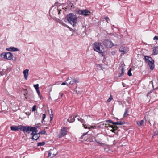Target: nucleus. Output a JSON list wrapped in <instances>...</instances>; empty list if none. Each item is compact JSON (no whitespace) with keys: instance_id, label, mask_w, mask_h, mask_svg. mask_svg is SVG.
<instances>
[{"instance_id":"obj_1","label":"nucleus","mask_w":158,"mask_h":158,"mask_svg":"<svg viewBox=\"0 0 158 158\" xmlns=\"http://www.w3.org/2000/svg\"><path fill=\"white\" fill-rule=\"evenodd\" d=\"M92 47L94 51L101 54L102 56H103V53L104 51V49L101 43H94L92 44Z\"/></svg>"},{"instance_id":"obj_2","label":"nucleus","mask_w":158,"mask_h":158,"mask_svg":"<svg viewBox=\"0 0 158 158\" xmlns=\"http://www.w3.org/2000/svg\"><path fill=\"white\" fill-rule=\"evenodd\" d=\"M67 19L68 22L73 27H74L77 22V17L72 13H70L67 15Z\"/></svg>"},{"instance_id":"obj_3","label":"nucleus","mask_w":158,"mask_h":158,"mask_svg":"<svg viewBox=\"0 0 158 158\" xmlns=\"http://www.w3.org/2000/svg\"><path fill=\"white\" fill-rule=\"evenodd\" d=\"M68 81L69 85H74L76 83L79 82V79L77 78H72L71 77H69L66 81Z\"/></svg>"},{"instance_id":"obj_4","label":"nucleus","mask_w":158,"mask_h":158,"mask_svg":"<svg viewBox=\"0 0 158 158\" xmlns=\"http://www.w3.org/2000/svg\"><path fill=\"white\" fill-rule=\"evenodd\" d=\"M48 153V157L51 156L53 157L54 156L56 155L57 153V151L56 149L53 148V149H51L49 151L47 152Z\"/></svg>"},{"instance_id":"obj_5","label":"nucleus","mask_w":158,"mask_h":158,"mask_svg":"<svg viewBox=\"0 0 158 158\" xmlns=\"http://www.w3.org/2000/svg\"><path fill=\"white\" fill-rule=\"evenodd\" d=\"M32 127L30 126H20L19 129L23 131H25L27 133H30L32 131Z\"/></svg>"},{"instance_id":"obj_6","label":"nucleus","mask_w":158,"mask_h":158,"mask_svg":"<svg viewBox=\"0 0 158 158\" xmlns=\"http://www.w3.org/2000/svg\"><path fill=\"white\" fill-rule=\"evenodd\" d=\"M103 45L107 48H110L114 45L112 41L108 40H106L104 41Z\"/></svg>"},{"instance_id":"obj_7","label":"nucleus","mask_w":158,"mask_h":158,"mask_svg":"<svg viewBox=\"0 0 158 158\" xmlns=\"http://www.w3.org/2000/svg\"><path fill=\"white\" fill-rule=\"evenodd\" d=\"M77 13L80 15L87 16L89 15L90 12L87 9H85L84 10H79L77 11Z\"/></svg>"},{"instance_id":"obj_8","label":"nucleus","mask_w":158,"mask_h":158,"mask_svg":"<svg viewBox=\"0 0 158 158\" xmlns=\"http://www.w3.org/2000/svg\"><path fill=\"white\" fill-rule=\"evenodd\" d=\"M67 128L65 127H64L61 130V133L59 134V137L60 138H61L65 135L67 133Z\"/></svg>"},{"instance_id":"obj_9","label":"nucleus","mask_w":158,"mask_h":158,"mask_svg":"<svg viewBox=\"0 0 158 158\" xmlns=\"http://www.w3.org/2000/svg\"><path fill=\"white\" fill-rule=\"evenodd\" d=\"M128 48L126 47L122 46L119 49V51L122 52V54L126 53L128 52Z\"/></svg>"},{"instance_id":"obj_10","label":"nucleus","mask_w":158,"mask_h":158,"mask_svg":"<svg viewBox=\"0 0 158 158\" xmlns=\"http://www.w3.org/2000/svg\"><path fill=\"white\" fill-rule=\"evenodd\" d=\"M29 69H26L23 72V73L24 74V76L25 79L26 80L27 79V77L28 76Z\"/></svg>"},{"instance_id":"obj_11","label":"nucleus","mask_w":158,"mask_h":158,"mask_svg":"<svg viewBox=\"0 0 158 158\" xmlns=\"http://www.w3.org/2000/svg\"><path fill=\"white\" fill-rule=\"evenodd\" d=\"M31 135H32V139L35 140H37L40 136L39 134H31Z\"/></svg>"},{"instance_id":"obj_12","label":"nucleus","mask_w":158,"mask_h":158,"mask_svg":"<svg viewBox=\"0 0 158 158\" xmlns=\"http://www.w3.org/2000/svg\"><path fill=\"white\" fill-rule=\"evenodd\" d=\"M154 61H152L151 62H149L148 63V65L149 66L150 69L151 70H152L154 68Z\"/></svg>"},{"instance_id":"obj_13","label":"nucleus","mask_w":158,"mask_h":158,"mask_svg":"<svg viewBox=\"0 0 158 158\" xmlns=\"http://www.w3.org/2000/svg\"><path fill=\"white\" fill-rule=\"evenodd\" d=\"M145 60L146 62L148 63L150 62H151L154 60L151 57L145 56Z\"/></svg>"},{"instance_id":"obj_14","label":"nucleus","mask_w":158,"mask_h":158,"mask_svg":"<svg viewBox=\"0 0 158 158\" xmlns=\"http://www.w3.org/2000/svg\"><path fill=\"white\" fill-rule=\"evenodd\" d=\"M6 49L7 50L9 51H19L18 49L13 47H10L7 48Z\"/></svg>"},{"instance_id":"obj_15","label":"nucleus","mask_w":158,"mask_h":158,"mask_svg":"<svg viewBox=\"0 0 158 158\" xmlns=\"http://www.w3.org/2000/svg\"><path fill=\"white\" fill-rule=\"evenodd\" d=\"M13 55L11 53L8 52L6 53V59L9 60H11L13 58Z\"/></svg>"},{"instance_id":"obj_16","label":"nucleus","mask_w":158,"mask_h":158,"mask_svg":"<svg viewBox=\"0 0 158 158\" xmlns=\"http://www.w3.org/2000/svg\"><path fill=\"white\" fill-rule=\"evenodd\" d=\"M109 124H107L106 123H101L99 125H98L97 126V127L98 128H102L103 127H109Z\"/></svg>"},{"instance_id":"obj_17","label":"nucleus","mask_w":158,"mask_h":158,"mask_svg":"<svg viewBox=\"0 0 158 158\" xmlns=\"http://www.w3.org/2000/svg\"><path fill=\"white\" fill-rule=\"evenodd\" d=\"M153 52L155 55L158 54V46H155L153 47Z\"/></svg>"},{"instance_id":"obj_18","label":"nucleus","mask_w":158,"mask_h":158,"mask_svg":"<svg viewBox=\"0 0 158 158\" xmlns=\"http://www.w3.org/2000/svg\"><path fill=\"white\" fill-rule=\"evenodd\" d=\"M19 128H18V127L17 126H11L10 127V128L11 130L12 131H18L19 129V128L20 127V126H19Z\"/></svg>"},{"instance_id":"obj_19","label":"nucleus","mask_w":158,"mask_h":158,"mask_svg":"<svg viewBox=\"0 0 158 158\" xmlns=\"http://www.w3.org/2000/svg\"><path fill=\"white\" fill-rule=\"evenodd\" d=\"M38 132V130L37 129V127H32V133L31 134H37V133Z\"/></svg>"},{"instance_id":"obj_20","label":"nucleus","mask_w":158,"mask_h":158,"mask_svg":"<svg viewBox=\"0 0 158 158\" xmlns=\"http://www.w3.org/2000/svg\"><path fill=\"white\" fill-rule=\"evenodd\" d=\"M58 22L60 24H61L62 26L66 27L68 28H69V26H67L66 24H65V23H63L62 21L61 20H59Z\"/></svg>"},{"instance_id":"obj_21","label":"nucleus","mask_w":158,"mask_h":158,"mask_svg":"<svg viewBox=\"0 0 158 158\" xmlns=\"http://www.w3.org/2000/svg\"><path fill=\"white\" fill-rule=\"evenodd\" d=\"M144 121L143 120L140 121H137V124L139 126H142L143 124Z\"/></svg>"},{"instance_id":"obj_22","label":"nucleus","mask_w":158,"mask_h":158,"mask_svg":"<svg viewBox=\"0 0 158 158\" xmlns=\"http://www.w3.org/2000/svg\"><path fill=\"white\" fill-rule=\"evenodd\" d=\"M76 88L75 89V91L76 92V93L77 94H80L81 93V90L79 88H77V86H76Z\"/></svg>"},{"instance_id":"obj_23","label":"nucleus","mask_w":158,"mask_h":158,"mask_svg":"<svg viewBox=\"0 0 158 158\" xmlns=\"http://www.w3.org/2000/svg\"><path fill=\"white\" fill-rule=\"evenodd\" d=\"M123 124H124V122H122L121 121H118V122H114V123H113V124L115 125H121Z\"/></svg>"},{"instance_id":"obj_24","label":"nucleus","mask_w":158,"mask_h":158,"mask_svg":"<svg viewBox=\"0 0 158 158\" xmlns=\"http://www.w3.org/2000/svg\"><path fill=\"white\" fill-rule=\"evenodd\" d=\"M1 56L2 58L6 59V53H3L1 54Z\"/></svg>"},{"instance_id":"obj_25","label":"nucleus","mask_w":158,"mask_h":158,"mask_svg":"<svg viewBox=\"0 0 158 158\" xmlns=\"http://www.w3.org/2000/svg\"><path fill=\"white\" fill-rule=\"evenodd\" d=\"M131 69L130 68L128 70L127 72V74L129 76H131L132 75V74L131 73Z\"/></svg>"},{"instance_id":"obj_26","label":"nucleus","mask_w":158,"mask_h":158,"mask_svg":"<svg viewBox=\"0 0 158 158\" xmlns=\"http://www.w3.org/2000/svg\"><path fill=\"white\" fill-rule=\"evenodd\" d=\"M121 73L120 75L119 76V77H121L122 76L123 74L124 70V69L123 67H122L121 68Z\"/></svg>"},{"instance_id":"obj_27","label":"nucleus","mask_w":158,"mask_h":158,"mask_svg":"<svg viewBox=\"0 0 158 158\" xmlns=\"http://www.w3.org/2000/svg\"><path fill=\"white\" fill-rule=\"evenodd\" d=\"M109 126L110 127L112 128L113 129H114L115 131L117 130L118 128V127L116 126H113V125H109Z\"/></svg>"},{"instance_id":"obj_28","label":"nucleus","mask_w":158,"mask_h":158,"mask_svg":"<svg viewBox=\"0 0 158 158\" xmlns=\"http://www.w3.org/2000/svg\"><path fill=\"white\" fill-rule=\"evenodd\" d=\"M51 110V114H50V121H52L53 118V115L52 113V111Z\"/></svg>"},{"instance_id":"obj_29","label":"nucleus","mask_w":158,"mask_h":158,"mask_svg":"<svg viewBox=\"0 0 158 158\" xmlns=\"http://www.w3.org/2000/svg\"><path fill=\"white\" fill-rule=\"evenodd\" d=\"M45 144V143L44 142H42L38 143L37 144L38 146H41L44 145Z\"/></svg>"},{"instance_id":"obj_30","label":"nucleus","mask_w":158,"mask_h":158,"mask_svg":"<svg viewBox=\"0 0 158 158\" xmlns=\"http://www.w3.org/2000/svg\"><path fill=\"white\" fill-rule=\"evenodd\" d=\"M34 87L36 90L38 89H39V84H37L35 85H34Z\"/></svg>"},{"instance_id":"obj_31","label":"nucleus","mask_w":158,"mask_h":158,"mask_svg":"<svg viewBox=\"0 0 158 158\" xmlns=\"http://www.w3.org/2000/svg\"><path fill=\"white\" fill-rule=\"evenodd\" d=\"M128 109H125V113H124V115H123L124 117H125V116L126 115H127V113L128 112Z\"/></svg>"},{"instance_id":"obj_32","label":"nucleus","mask_w":158,"mask_h":158,"mask_svg":"<svg viewBox=\"0 0 158 158\" xmlns=\"http://www.w3.org/2000/svg\"><path fill=\"white\" fill-rule=\"evenodd\" d=\"M36 105H34L32 107V111H35L36 110Z\"/></svg>"},{"instance_id":"obj_33","label":"nucleus","mask_w":158,"mask_h":158,"mask_svg":"<svg viewBox=\"0 0 158 158\" xmlns=\"http://www.w3.org/2000/svg\"><path fill=\"white\" fill-rule=\"evenodd\" d=\"M5 71H1L0 72V75L1 76H3L5 75Z\"/></svg>"},{"instance_id":"obj_34","label":"nucleus","mask_w":158,"mask_h":158,"mask_svg":"<svg viewBox=\"0 0 158 158\" xmlns=\"http://www.w3.org/2000/svg\"><path fill=\"white\" fill-rule=\"evenodd\" d=\"M46 133V131L45 130L42 131H41L39 132L38 134L40 135V134H44Z\"/></svg>"},{"instance_id":"obj_35","label":"nucleus","mask_w":158,"mask_h":158,"mask_svg":"<svg viewBox=\"0 0 158 158\" xmlns=\"http://www.w3.org/2000/svg\"><path fill=\"white\" fill-rule=\"evenodd\" d=\"M36 91L37 93L38 94V95H39V97H40V98L41 99V97L40 96V92L39 89H38L36 90Z\"/></svg>"},{"instance_id":"obj_36","label":"nucleus","mask_w":158,"mask_h":158,"mask_svg":"<svg viewBox=\"0 0 158 158\" xmlns=\"http://www.w3.org/2000/svg\"><path fill=\"white\" fill-rule=\"evenodd\" d=\"M105 20L108 23L109 22V21H110V19H109L107 17H106L105 18Z\"/></svg>"},{"instance_id":"obj_37","label":"nucleus","mask_w":158,"mask_h":158,"mask_svg":"<svg viewBox=\"0 0 158 158\" xmlns=\"http://www.w3.org/2000/svg\"><path fill=\"white\" fill-rule=\"evenodd\" d=\"M106 122H110L111 123L113 124V123H114V122H113L112 121L110 120H106Z\"/></svg>"},{"instance_id":"obj_38","label":"nucleus","mask_w":158,"mask_h":158,"mask_svg":"<svg viewBox=\"0 0 158 158\" xmlns=\"http://www.w3.org/2000/svg\"><path fill=\"white\" fill-rule=\"evenodd\" d=\"M46 116V115L45 114H43V117H42L43 120H44Z\"/></svg>"},{"instance_id":"obj_39","label":"nucleus","mask_w":158,"mask_h":158,"mask_svg":"<svg viewBox=\"0 0 158 158\" xmlns=\"http://www.w3.org/2000/svg\"><path fill=\"white\" fill-rule=\"evenodd\" d=\"M153 40H158V37L156 36H155L153 38Z\"/></svg>"},{"instance_id":"obj_40","label":"nucleus","mask_w":158,"mask_h":158,"mask_svg":"<svg viewBox=\"0 0 158 158\" xmlns=\"http://www.w3.org/2000/svg\"><path fill=\"white\" fill-rule=\"evenodd\" d=\"M158 133H157V132H155L154 134L153 135L152 137H153V136L156 135Z\"/></svg>"},{"instance_id":"obj_41","label":"nucleus","mask_w":158,"mask_h":158,"mask_svg":"<svg viewBox=\"0 0 158 158\" xmlns=\"http://www.w3.org/2000/svg\"><path fill=\"white\" fill-rule=\"evenodd\" d=\"M59 95L61 96V97H62L64 95V94L63 93H60Z\"/></svg>"},{"instance_id":"obj_42","label":"nucleus","mask_w":158,"mask_h":158,"mask_svg":"<svg viewBox=\"0 0 158 158\" xmlns=\"http://www.w3.org/2000/svg\"><path fill=\"white\" fill-rule=\"evenodd\" d=\"M110 131H111L112 132L115 133V130L114 129H112L110 130Z\"/></svg>"},{"instance_id":"obj_43","label":"nucleus","mask_w":158,"mask_h":158,"mask_svg":"<svg viewBox=\"0 0 158 158\" xmlns=\"http://www.w3.org/2000/svg\"><path fill=\"white\" fill-rule=\"evenodd\" d=\"M111 53H112V55H114L115 53V52L114 51H113Z\"/></svg>"},{"instance_id":"obj_44","label":"nucleus","mask_w":158,"mask_h":158,"mask_svg":"<svg viewBox=\"0 0 158 158\" xmlns=\"http://www.w3.org/2000/svg\"><path fill=\"white\" fill-rule=\"evenodd\" d=\"M90 127L91 128H92L93 129H94V128H95L96 127V126H91Z\"/></svg>"},{"instance_id":"obj_45","label":"nucleus","mask_w":158,"mask_h":158,"mask_svg":"<svg viewBox=\"0 0 158 158\" xmlns=\"http://www.w3.org/2000/svg\"><path fill=\"white\" fill-rule=\"evenodd\" d=\"M108 99H113V97L111 95H110Z\"/></svg>"},{"instance_id":"obj_46","label":"nucleus","mask_w":158,"mask_h":158,"mask_svg":"<svg viewBox=\"0 0 158 158\" xmlns=\"http://www.w3.org/2000/svg\"><path fill=\"white\" fill-rule=\"evenodd\" d=\"M66 85V83H65V82H64L62 83V84H61V85Z\"/></svg>"},{"instance_id":"obj_47","label":"nucleus","mask_w":158,"mask_h":158,"mask_svg":"<svg viewBox=\"0 0 158 158\" xmlns=\"http://www.w3.org/2000/svg\"><path fill=\"white\" fill-rule=\"evenodd\" d=\"M83 125L84 127L85 128V129L87 128V126H86L85 125L83 124Z\"/></svg>"},{"instance_id":"obj_48","label":"nucleus","mask_w":158,"mask_h":158,"mask_svg":"<svg viewBox=\"0 0 158 158\" xmlns=\"http://www.w3.org/2000/svg\"><path fill=\"white\" fill-rule=\"evenodd\" d=\"M58 14H60V11H61V10H60V11H59V10H58Z\"/></svg>"},{"instance_id":"obj_49","label":"nucleus","mask_w":158,"mask_h":158,"mask_svg":"<svg viewBox=\"0 0 158 158\" xmlns=\"http://www.w3.org/2000/svg\"><path fill=\"white\" fill-rule=\"evenodd\" d=\"M87 134V133H83V134L82 136H84V135H86Z\"/></svg>"},{"instance_id":"obj_50","label":"nucleus","mask_w":158,"mask_h":158,"mask_svg":"<svg viewBox=\"0 0 158 158\" xmlns=\"http://www.w3.org/2000/svg\"><path fill=\"white\" fill-rule=\"evenodd\" d=\"M111 99H108L107 101V102H110V101H111Z\"/></svg>"},{"instance_id":"obj_51","label":"nucleus","mask_w":158,"mask_h":158,"mask_svg":"<svg viewBox=\"0 0 158 158\" xmlns=\"http://www.w3.org/2000/svg\"><path fill=\"white\" fill-rule=\"evenodd\" d=\"M95 141L97 142L98 143H99L98 142V141H97V140H95Z\"/></svg>"},{"instance_id":"obj_52","label":"nucleus","mask_w":158,"mask_h":158,"mask_svg":"<svg viewBox=\"0 0 158 158\" xmlns=\"http://www.w3.org/2000/svg\"><path fill=\"white\" fill-rule=\"evenodd\" d=\"M116 119L117 120H118V118H117Z\"/></svg>"},{"instance_id":"obj_53","label":"nucleus","mask_w":158,"mask_h":158,"mask_svg":"<svg viewBox=\"0 0 158 158\" xmlns=\"http://www.w3.org/2000/svg\"><path fill=\"white\" fill-rule=\"evenodd\" d=\"M26 99H27V98L26 97Z\"/></svg>"},{"instance_id":"obj_54","label":"nucleus","mask_w":158,"mask_h":158,"mask_svg":"<svg viewBox=\"0 0 158 158\" xmlns=\"http://www.w3.org/2000/svg\"><path fill=\"white\" fill-rule=\"evenodd\" d=\"M78 120L79 121V119H78Z\"/></svg>"},{"instance_id":"obj_55","label":"nucleus","mask_w":158,"mask_h":158,"mask_svg":"<svg viewBox=\"0 0 158 158\" xmlns=\"http://www.w3.org/2000/svg\"><path fill=\"white\" fill-rule=\"evenodd\" d=\"M157 133H158V131H157Z\"/></svg>"}]
</instances>
